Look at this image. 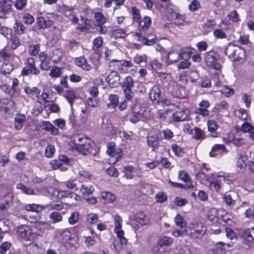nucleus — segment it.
<instances>
[{"mask_svg": "<svg viewBox=\"0 0 254 254\" xmlns=\"http://www.w3.org/2000/svg\"><path fill=\"white\" fill-rule=\"evenodd\" d=\"M225 54L232 60L240 63H243L246 58L245 50L238 46L229 45L225 49Z\"/></svg>", "mask_w": 254, "mask_h": 254, "instance_id": "1", "label": "nucleus"}, {"mask_svg": "<svg viewBox=\"0 0 254 254\" xmlns=\"http://www.w3.org/2000/svg\"><path fill=\"white\" fill-rule=\"evenodd\" d=\"M204 55L206 65L209 67L220 72L221 65L218 62V58L216 57L215 53L213 51H210L204 53Z\"/></svg>", "mask_w": 254, "mask_h": 254, "instance_id": "2", "label": "nucleus"}, {"mask_svg": "<svg viewBox=\"0 0 254 254\" xmlns=\"http://www.w3.org/2000/svg\"><path fill=\"white\" fill-rule=\"evenodd\" d=\"M107 153L110 156V163L112 164L116 163L122 155V149L120 148H116L114 142H109L107 144Z\"/></svg>", "mask_w": 254, "mask_h": 254, "instance_id": "3", "label": "nucleus"}, {"mask_svg": "<svg viewBox=\"0 0 254 254\" xmlns=\"http://www.w3.org/2000/svg\"><path fill=\"white\" fill-rule=\"evenodd\" d=\"M190 236L194 239L199 238L206 232V227L201 223H191L189 226Z\"/></svg>", "mask_w": 254, "mask_h": 254, "instance_id": "4", "label": "nucleus"}, {"mask_svg": "<svg viewBox=\"0 0 254 254\" xmlns=\"http://www.w3.org/2000/svg\"><path fill=\"white\" fill-rule=\"evenodd\" d=\"M39 73L40 70L36 66L34 58H28L27 59V65L21 70V75L28 76L32 74L37 76Z\"/></svg>", "mask_w": 254, "mask_h": 254, "instance_id": "5", "label": "nucleus"}, {"mask_svg": "<svg viewBox=\"0 0 254 254\" xmlns=\"http://www.w3.org/2000/svg\"><path fill=\"white\" fill-rule=\"evenodd\" d=\"M122 218L118 215L114 216L115 228L114 232L117 234L122 245L127 244V239L124 237V232L122 229Z\"/></svg>", "mask_w": 254, "mask_h": 254, "instance_id": "6", "label": "nucleus"}, {"mask_svg": "<svg viewBox=\"0 0 254 254\" xmlns=\"http://www.w3.org/2000/svg\"><path fill=\"white\" fill-rule=\"evenodd\" d=\"M17 233L19 237L26 241H33L35 239V235L33 230L28 225H21L17 228Z\"/></svg>", "mask_w": 254, "mask_h": 254, "instance_id": "7", "label": "nucleus"}, {"mask_svg": "<svg viewBox=\"0 0 254 254\" xmlns=\"http://www.w3.org/2000/svg\"><path fill=\"white\" fill-rule=\"evenodd\" d=\"M11 0H0V18H5L6 15L12 11Z\"/></svg>", "mask_w": 254, "mask_h": 254, "instance_id": "8", "label": "nucleus"}, {"mask_svg": "<svg viewBox=\"0 0 254 254\" xmlns=\"http://www.w3.org/2000/svg\"><path fill=\"white\" fill-rule=\"evenodd\" d=\"M182 58V52L175 50H171L167 55V63L168 64H173L178 62Z\"/></svg>", "mask_w": 254, "mask_h": 254, "instance_id": "9", "label": "nucleus"}, {"mask_svg": "<svg viewBox=\"0 0 254 254\" xmlns=\"http://www.w3.org/2000/svg\"><path fill=\"white\" fill-rule=\"evenodd\" d=\"M223 212L221 210H219L215 208H212L207 212V218L213 223H220L221 222H220V216H222Z\"/></svg>", "mask_w": 254, "mask_h": 254, "instance_id": "10", "label": "nucleus"}, {"mask_svg": "<svg viewBox=\"0 0 254 254\" xmlns=\"http://www.w3.org/2000/svg\"><path fill=\"white\" fill-rule=\"evenodd\" d=\"M39 60L40 61V68L44 70H49L51 68L50 61L51 59L48 57L47 53L42 52L39 56Z\"/></svg>", "mask_w": 254, "mask_h": 254, "instance_id": "11", "label": "nucleus"}, {"mask_svg": "<svg viewBox=\"0 0 254 254\" xmlns=\"http://www.w3.org/2000/svg\"><path fill=\"white\" fill-rule=\"evenodd\" d=\"M189 118V111L187 109L176 111L172 115V120L175 122L185 121Z\"/></svg>", "mask_w": 254, "mask_h": 254, "instance_id": "12", "label": "nucleus"}, {"mask_svg": "<svg viewBox=\"0 0 254 254\" xmlns=\"http://www.w3.org/2000/svg\"><path fill=\"white\" fill-rule=\"evenodd\" d=\"M120 76L116 71H112L108 75L106 80L111 87H116L120 84Z\"/></svg>", "mask_w": 254, "mask_h": 254, "instance_id": "13", "label": "nucleus"}, {"mask_svg": "<svg viewBox=\"0 0 254 254\" xmlns=\"http://www.w3.org/2000/svg\"><path fill=\"white\" fill-rule=\"evenodd\" d=\"M81 112L83 115L81 116L80 119L79 121L76 120L73 115L70 117L69 120L73 126H80L86 122L88 114L85 109H82Z\"/></svg>", "mask_w": 254, "mask_h": 254, "instance_id": "14", "label": "nucleus"}, {"mask_svg": "<svg viewBox=\"0 0 254 254\" xmlns=\"http://www.w3.org/2000/svg\"><path fill=\"white\" fill-rule=\"evenodd\" d=\"M62 196L68 198L71 204H76L80 199V197L79 195L69 190L62 191Z\"/></svg>", "mask_w": 254, "mask_h": 254, "instance_id": "15", "label": "nucleus"}, {"mask_svg": "<svg viewBox=\"0 0 254 254\" xmlns=\"http://www.w3.org/2000/svg\"><path fill=\"white\" fill-rule=\"evenodd\" d=\"M147 144L152 148L153 151H155L159 147V140L158 137L155 135L148 136L147 137Z\"/></svg>", "mask_w": 254, "mask_h": 254, "instance_id": "16", "label": "nucleus"}, {"mask_svg": "<svg viewBox=\"0 0 254 254\" xmlns=\"http://www.w3.org/2000/svg\"><path fill=\"white\" fill-rule=\"evenodd\" d=\"M227 152V150L223 144H215L213 146L209 154L211 157H214Z\"/></svg>", "mask_w": 254, "mask_h": 254, "instance_id": "17", "label": "nucleus"}, {"mask_svg": "<svg viewBox=\"0 0 254 254\" xmlns=\"http://www.w3.org/2000/svg\"><path fill=\"white\" fill-rule=\"evenodd\" d=\"M76 149L77 151L84 155L89 154L92 152L91 144L88 142H84L83 144H79L76 147Z\"/></svg>", "mask_w": 254, "mask_h": 254, "instance_id": "18", "label": "nucleus"}, {"mask_svg": "<svg viewBox=\"0 0 254 254\" xmlns=\"http://www.w3.org/2000/svg\"><path fill=\"white\" fill-rule=\"evenodd\" d=\"M63 55V51L61 49H54L49 53V57L53 63H57L61 61Z\"/></svg>", "mask_w": 254, "mask_h": 254, "instance_id": "19", "label": "nucleus"}, {"mask_svg": "<svg viewBox=\"0 0 254 254\" xmlns=\"http://www.w3.org/2000/svg\"><path fill=\"white\" fill-rule=\"evenodd\" d=\"M40 127L44 130L50 131L53 135H57L59 133L58 129L48 121H43Z\"/></svg>", "mask_w": 254, "mask_h": 254, "instance_id": "20", "label": "nucleus"}, {"mask_svg": "<svg viewBox=\"0 0 254 254\" xmlns=\"http://www.w3.org/2000/svg\"><path fill=\"white\" fill-rule=\"evenodd\" d=\"M36 23L41 29H46L50 27L54 23L53 20L46 19L42 16L38 17L36 18Z\"/></svg>", "mask_w": 254, "mask_h": 254, "instance_id": "21", "label": "nucleus"}, {"mask_svg": "<svg viewBox=\"0 0 254 254\" xmlns=\"http://www.w3.org/2000/svg\"><path fill=\"white\" fill-rule=\"evenodd\" d=\"M14 31L19 35L26 34L27 32V28L24 25L20 20H16L13 25Z\"/></svg>", "mask_w": 254, "mask_h": 254, "instance_id": "22", "label": "nucleus"}, {"mask_svg": "<svg viewBox=\"0 0 254 254\" xmlns=\"http://www.w3.org/2000/svg\"><path fill=\"white\" fill-rule=\"evenodd\" d=\"M161 95V90L158 86L155 85L152 87L149 92V98L152 101H157L159 103Z\"/></svg>", "mask_w": 254, "mask_h": 254, "instance_id": "23", "label": "nucleus"}, {"mask_svg": "<svg viewBox=\"0 0 254 254\" xmlns=\"http://www.w3.org/2000/svg\"><path fill=\"white\" fill-rule=\"evenodd\" d=\"M26 120V117L24 115L18 114L15 117V128L17 130H20L23 126V124Z\"/></svg>", "mask_w": 254, "mask_h": 254, "instance_id": "24", "label": "nucleus"}, {"mask_svg": "<svg viewBox=\"0 0 254 254\" xmlns=\"http://www.w3.org/2000/svg\"><path fill=\"white\" fill-rule=\"evenodd\" d=\"M16 188L27 195H36L35 191L32 188L27 187L22 183L17 184Z\"/></svg>", "mask_w": 254, "mask_h": 254, "instance_id": "25", "label": "nucleus"}, {"mask_svg": "<svg viewBox=\"0 0 254 254\" xmlns=\"http://www.w3.org/2000/svg\"><path fill=\"white\" fill-rule=\"evenodd\" d=\"M242 238L248 242H252L254 240V228H249L245 230L242 233Z\"/></svg>", "mask_w": 254, "mask_h": 254, "instance_id": "26", "label": "nucleus"}, {"mask_svg": "<svg viewBox=\"0 0 254 254\" xmlns=\"http://www.w3.org/2000/svg\"><path fill=\"white\" fill-rule=\"evenodd\" d=\"M135 217L136 221L141 225H146L150 223L149 218L143 212L137 213Z\"/></svg>", "mask_w": 254, "mask_h": 254, "instance_id": "27", "label": "nucleus"}, {"mask_svg": "<svg viewBox=\"0 0 254 254\" xmlns=\"http://www.w3.org/2000/svg\"><path fill=\"white\" fill-rule=\"evenodd\" d=\"M33 234L35 235V239L37 236H42L45 232V224L42 223H36L33 228Z\"/></svg>", "mask_w": 254, "mask_h": 254, "instance_id": "28", "label": "nucleus"}, {"mask_svg": "<svg viewBox=\"0 0 254 254\" xmlns=\"http://www.w3.org/2000/svg\"><path fill=\"white\" fill-rule=\"evenodd\" d=\"M247 157L240 155L236 163L237 170L239 172H243L245 169Z\"/></svg>", "mask_w": 254, "mask_h": 254, "instance_id": "29", "label": "nucleus"}, {"mask_svg": "<svg viewBox=\"0 0 254 254\" xmlns=\"http://www.w3.org/2000/svg\"><path fill=\"white\" fill-rule=\"evenodd\" d=\"M240 130L244 132H249V136L254 140V127L248 123H244L241 127Z\"/></svg>", "mask_w": 254, "mask_h": 254, "instance_id": "30", "label": "nucleus"}, {"mask_svg": "<svg viewBox=\"0 0 254 254\" xmlns=\"http://www.w3.org/2000/svg\"><path fill=\"white\" fill-rule=\"evenodd\" d=\"M75 63L76 65L80 67L85 70H89L91 69V66L87 63L86 59L83 57H80L77 58Z\"/></svg>", "mask_w": 254, "mask_h": 254, "instance_id": "31", "label": "nucleus"}, {"mask_svg": "<svg viewBox=\"0 0 254 254\" xmlns=\"http://www.w3.org/2000/svg\"><path fill=\"white\" fill-rule=\"evenodd\" d=\"M173 243V239L170 237L163 236L159 238L158 241V245L159 246L168 247L170 246Z\"/></svg>", "mask_w": 254, "mask_h": 254, "instance_id": "32", "label": "nucleus"}, {"mask_svg": "<svg viewBox=\"0 0 254 254\" xmlns=\"http://www.w3.org/2000/svg\"><path fill=\"white\" fill-rule=\"evenodd\" d=\"M13 70V65L0 61V72L3 74H9Z\"/></svg>", "mask_w": 254, "mask_h": 254, "instance_id": "33", "label": "nucleus"}, {"mask_svg": "<svg viewBox=\"0 0 254 254\" xmlns=\"http://www.w3.org/2000/svg\"><path fill=\"white\" fill-rule=\"evenodd\" d=\"M192 22L190 20H186L183 15L180 14H176L174 19V23L177 25H188Z\"/></svg>", "mask_w": 254, "mask_h": 254, "instance_id": "34", "label": "nucleus"}, {"mask_svg": "<svg viewBox=\"0 0 254 254\" xmlns=\"http://www.w3.org/2000/svg\"><path fill=\"white\" fill-rule=\"evenodd\" d=\"M122 88L124 92L125 99L119 105V109L121 111L125 110L127 107V102L126 101V100L127 99V83L124 82L123 84L122 85Z\"/></svg>", "mask_w": 254, "mask_h": 254, "instance_id": "35", "label": "nucleus"}, {"mask_svg": "<svg viewBox=\"0 0 254 254\" xmlns=\"http://www.w3.org/2000/svg\"><path fill=\"white\" fill-rule=\"evenodd\" d=\"M136 176L139 177H141V170L138 168L128 166V179H132Z\"/></svg>", "mask_w": 254, "mask_h": 254, "instance_id": "36", "label": "nucleus"}, {"mask_svg": "<svg viewBox=\"0 0 254 254\" xmlns=\"http://www.w3.org/2000/svg\"><path fill=\"white\" fill-rule=\"evenodd\" d=\"M136 37H137L138 39V41H142V43L147 46H151L155 43H156L158 41L156 38H152L151 40L147 39L145 37H142L140 36V34L138 33H135L134 35Z\"/></svg>", "mask_w": 254, "mask_h": 254, "instance_id": "37", "label": "nucleus"}, {"mask_svg": "<svg viewBox=\"0 0 254 254\" xmlns=\"http://www.w3.org/2000/svg\"><path fill=\"white\" fill-rule=\"evenodd\" d=\"M109 103L107 104V107L109 109H114L118 105L119 102L118 96L115 94H111L108 98Z\"/></svg>", "mask_w": 254, "mask_h": 254, "instance_id": "38", "label": "nucleus"}, {"mask_svg": "<svg viewBox=\"0 0 254 254\" xmlns=\"http://www.w3.org/2000/svg\"><path fill=\"white\" fill-rule=\"evenodd\" d=\"M231 136L229 139V141H233V143L238 147L242 146L246 143V140L241 137H234L232 134H229Z\"/></svg>", "mask_w": 254, "mask_h": 254, "instance_id": "39", "label": "nucleus"}, {"mask_svg": "<svg viewBox=\"0 0 254 254\" xmlns=\"http://www.w3.org/2000/svg\"><path fill=\"white\" fill-rule=\"evenodd\" d=\"M131 13L133 21L136 22L138 25H140L141 21L140 20V14L139 9L136 7L133 6L131 7Z\"/></svg>", "mask_w": 254, "mask_h": 254, "instance_id": "40", "label": "nucleus"}, {"mask_svg": "<svg viewBox=\"0 0 254 254\" xmlns=\"http://www.w3.org/2000/svg\"><path fill=\"white\" fill-rule=\"evenodd\" d=\"M212 175L214 176V179L220 178V180H221V181H223L226 184H230L232 183V181L228 177V176L225 173L219 172L216 174H213Z\"/></svg>", "mask_w": 254, "mask_h": 254, "instance_id": "41", "label": "nucleus"}, {"mask_svg": "<svg viewBox=\"0 0 254 254\" xmlns=\"http://www.w3.org/2000/svg\"><path fill=\"white\" fill-rule=\"evenodd\" d=\"M24 208L28 211H31L36 212H40L43 209L42 206L34 203L27 204L25 206Z\"/></svg>", "mask_w": 254, "mask_h": 254, "instance_id": "42", "label": "nucleus"}, {"mask_svg": "<svg viewBox=\"0 0 254 254\" xmlns=\"http://www.w3.org/2000/svg\"><path fill=\"white\" fill-rule=\"evenodd\" d=\"M223 200L227 206L233 207L235 204L236 201L232 198V196L230 194H225L223 196Z\"/></svg>", "mask_w": 254, "mask_h": 254, "instance_id": "43", "label": "nucleus"}, {"mask_svg": "<svg viewBox=\"0 0 254 254\" xmlns=\"http://www.w3.org/2000/svg\"><path fill=\"white\" fill-rule=\"evenodd\" d=\"M94 18L96 21L95 24H104L106 22V18L101 12H95L94 15Z\"/></svg>", "mask_w": 254, "mask_h": 254, "instance_id": "44", "label": "nucleus"}, {"mask_svg": "<svg viewBox=\"0 0 254 254\" xmlns=\"http://www.w3.org/2000/svg\"><path fill=\"white\" fill-rule=\"evenodd\" d=\"M94 190V188L92 186H86L82 185L80 189V191L83 195H89Z\"/></svg>", "mask_w": 254, "mask_h": 254, "instance_id": "45", "label": "nucleus"}, {"mask_svg": "<svg viewBox=\"0 0 254 254\" xmlns=\"http://www.w3.org/2000/svg\"><path fill=\"white\" fill-rule=\"evenodd\" d=\"M24 91L26 94H31L33 96L37 97L40 94V89L36 87H34L33 88L26 87L24 89Z\"/></svg>", "mask_w": 254, "mask_h": 254, "instance_id": "46", "label": "nucleus"}, {"mask_svg": "<svg viewBox=\"0 0 254 254\" xmlns=\"http://www.w3.org/2000/svg\"><path fill=\"white\" fill-rule=\"evenodd\" d=\"M112 35L115 38H125L127 34L126 31L123 29H118L114 30L112 32Z\"/></svg>", "mask_w": 254, "mask_h": 254, "instance_id": "47", "label": "nucleus"}, {"mask_svg": "<svg viewBox=\"0 0 254 254\" xmlns=\"http://www.w3.org/2000/svg\"><path fill=\"white\" fill-rule=\"evenodd\" d=\"M142 22L143 23V24L141 25V24L140 25L144 31L147 30L152 23L151 18L148 16H144Z\"/></svg>", "mask_w": 254, "mask_h": 254, "instance_id": "48", "label": "nucleus"}, {"mask_svg": "<svg viewBox=\"0 0 254 254\" xmlns=\"http://www.w3.org/2000/svg\"><path fill=\"white\" fill-rule=\"evenodd\" d=\"M50 218L52 220L53 223L59 222L62 220V216L60 213L58 212H53L49 215Z\"/></svg>", "mask_w": 254, "mask_h": 254, "instance_id": "49", "label": "nucleus"}, {"mask_svg": "<svg viewBox=\"0 0 254 254\" xmlns=\"http://www.w3.org/2000/svg\"><path fill=\"white\" fill-rule=\"evenodd\" d=\"M64 97L67 100L72 108L73 101L76 98V96L74 92L71 90L67 91L64 94Z\"/></svg>", "mask_w": 254, "mask_h": 254, "instance_id": "50", "label": "nucleus"}, {"mask_svg": "<svg viewBox=\"0 0 254 254\" xmlns=\"http://www.w3.org/2000/svg\"><path fill=\"white\" fill-rule=\"evenodd\" d=\"M157 202L162 203L167 200V195L164 192H158L155 195Z\"/></svg>", "mask_w": 254, "mask_h": 254, "instance_id": "51", "label": "nucleus"}, {"mask_svg": "<svg viewBox=\"0 0 254 254\" xmlns=\"http://www.w3.org/2000/svg\"><path fill=\"white\" fill-rule=\"evenodd\" d=\"M175 94L176 96L179 98H184L187 96V94L185 92V89L183 86L177 87Z\"/></svg>", "mask_w": 254, "mask_h": 254, "instance_id": "52", "label": "nucleus"}, {"mask_svg": "<svg viewBox=\"0 0 254 254\" xmlns=\"http://www.w3.org/2000/svg\"><path fill=\"white\" fill-rule=\"evenodd\" d=\"M169 183L172 186L177 188L189 189L192 188L193 187V185L192 184H186L185 185H184L182 184L178 183H175L171 181H170L169 182Z\"/></svg>", "mask_w": 254, "mask_h": 254, "instance_id": "53", "label": "nucleus"}, {"mask_svg": "<svg viewBox=\"0 0 254 254\" xmlns=\"http://www.w3.org/2000/svg\"><path fill=\"white\" fill-rule=\"evenodd\" d=\"M175 222L177 226L183 228L186 227V223L184 221V218L180 215L177 214L175 218Z\"/></svg>", "mask_w": 254, "mask_h": 254, "instance_id": "54", "label": "nucleus"}, {"mask_svg": "<svg viewBox=\"0 0 254 254\" xmlns=\"http://www.w3.org/2000/svg\"><path fill=\"white\" fill-rule=\"evenodd\" d=\"M179 177L181 180L186 182V184H192L191 183V179L186 172L184 171H180L179 174Z\"/></svg>", "mask_w": 254, "mask_h": 254, "instance_id": "55", "label": "nucleus"}, {"mask_svg": "<svg viewBox=\"0 0 254 254\" xmlns=\"http://www.w3.org/2000/svg\"><path fill=\"white\" fill-rule=\"evenodd\" d=\"M171 148L176 156L178 157H182L183 156L184 154L183 150L181 147L176 144H172Z\"/></svg>", "mask_w": 254, "mask_h": 254, "instance_id": "56", "label": "nucleus"}, {"mask_svg": "<svg viewBox=\"0 0 254 254\" xmlns=\"http://www.w3.org/2000/svg\"><path fill=\"white\" fill-rule=\"evenodd\" d=\"M55 151V146L53 145L50 144L48 145L45 148V155L48 158H51L53 157V154Z\"/></svg>", "mask_w": 254, "mask_h": 254, "instance_id": "57", "label": "nucleus"}, {"mask_svg": "<svg viewBox=\"0 0 254 254\" xmlns=\"http://www.w3.org/2000/svg\"><path fill=\"white\" fill-rule=\"evenodd\" d=\"M47 207L49 210H61L63 208V205L62 202H52L48 205Z\"/></svg>", "mask_w": 254, "mask_h": 254, "instance_id": "58", "label": "nucleus"}, {"mask_svg": "<svg viewBox=\"0 0 254 254\" xmlns=\"http://www.w3.org/2000/svg\"><path fill=\"white\" fill-rule=\"evenodd\" d=\"M194 137L197 140L203 139L205 138V135L202 130L197 127L194 128Z\"/></svg>", "mask_w": 254, "mask_h": 254, "instance_id": "59", "label": "nucleus"}, {"mask_svg": "<svg viewBox=\"0 0 254 254\" xmlns=\"http://www.w3.org/2000/svg\"><path fill=\"white\" fill-rule=\"evenodd\" d=\"M23 21L25 24L30 25L34 22V18L30 14L26 13L23 16Z\"/></svg>", "mask_w": 254, "mask_h": 254, "instance_id": "60", "label": "nucleus"}, {"mask_svg": "<svg viewBox=\"0 0 254 254\" xmlns=\"http://www.w3.org/2000/svg\"><path fill=\"white\" fill-rule=\"evenodd\" d=\"M221 93L226 97H229L234 94V90L228 86H224L221 89Z\"/></svg>", "mask_w": 254, "mask_h": 254, "instance_id": "61", "label": "nucleus"}, {"mask_svg": "<svg viewBox=\"0 0 254 254\" xmlns=\"http://www.w3.org/2000/svg\"><path fill=\"white\" fill-rule=\"evenodd\" d=\"M213 34L214 36L217 39H224L227 37L226 33L221 29H215Z\"/></svg>", "mask_w": 254, "mask_h": 254, "instance_id": "62", "label": "nucleus"}, {"mask_svg": "<svg viewBox=\"0 0 254 254\" xmlns=\"http://www.w3.org/2000/svg\"><path fill=\"white\" fill-rule=\"evenodd\" d=\"M175 205L178 206L182 207L188 203V201L186 198H182L180 197H176L174 200Z\"/></svg>", "mask_w": 254, "mask_h": 254, "instance_id": "63", "label": "nucleus"}, {"mask_svg": "<svg viewBox=\"0 0 254 254\" xmlns=\"http://www.w3.org/2000/svg\"><path fill=\"white\" fill-rule=\"evenodd\" d=\"M207 127L208 130L213 133L217 129L218 126L215 121L213 120H209L207 122Z\"/></svg>", "mask_w": 254, "mask_h": 254, "instance_id": "64", "label": "nucleus"}]
</instances>
